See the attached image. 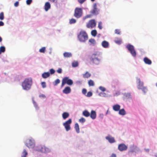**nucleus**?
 I'll return each instance as SVG.
<instances>
[{"instance_id":"nucleus-1","label":"nucleus","mask_w":157,"mask_h":157,"mask_svg":"<svg viewBox=\"0 0 157 157\" xmlns=\"http://www.w3.org/2000/svg\"><path fill=\"white\" fill-rule=\"evenodd\" d=\"M101 57L100 53L96 52L90 55L89 59L92 63L98 64L100 62Z\"/></svg>"},{"instance_id":"nucleus-2","label":"nucleus","mask_w":157,"mask_h":157,"mask_svg":"<svg viewBox=\"0 0 157 157\" xmlns=\"http://www.w3.org/2000/svg\"><path fill=\"white\" fill-rule=\"evenodd\" d=\"M33 84V80L31 78L25 79L22 83V86L24 90H30Z\"/></svg>"},{"instance_id":"nucleus-3","label":"nucleus","mask_w":157,"mask_h":157,"mask_svg":"<svg viewBox=\"0 0 157 157\" xmlns=\"http://www.w3.org/2000/svg\"><path fill=\"white\" fill-rule=\"evenodd\" d=\"M79 40L82 42H85L88 39V36L86 33L84 31H81L78 36Z\"/></svg>"},{"instance_id":"nucleus-4","label":"nucleus","mask_w":157,"mask_h":157,"mask_svg":"<svg viewBox=\"0 0 157 157\" xmlns=\"http://www.w3.org/2000/svg\"><path fill=\"white\" fill-rule=\"evenodd\" d=\"M136 82L138 84L137 88L138 89H141L144 93L147 92V87L144 86L143 82L141 81L140 78H136Z\"/></svg>"},{"instance_id":"nucleus-5","label":"nucleus","mask_w":157,"mask_h":157,"mask_svg":"<svg viewBox=\"0 0 157 157\" xmlns=\"http://www.w3.org/2000/svg\"><path fill=\"white\" fill-rule=\"evenodd\" d=\"M126 48L130 52L131 54L133 57H135L136 55V51L134 46L130 44H128L126 46Z\"/></svg>"},{"instance_id":"nucleus-6","label":"nucleus","mask_w":157,"mask_h":157,"mask_svg":"<svg viewBox=\"0 0 157 157\" xmlns=\"http://www.w3.org/2000/svg\"><path fill=\"white\" fill-rule=\"evenodd\" d=\"M82 9L79 8H76L75 10L74 16L77 18L80 17L82 15Z\"/></svg>"},{"instance_id":"nucleus-7","label":"nucleus","mask_w":157,"mask_h":157,"mask_svg":"<svg viewBox=\"0 0 157 157\" xmlns=\"http://www.w3.org/2000/svg\"><path fill=\"white\" fill-rule=\"evenodd\" d=\"M66 84L69 85H71L73 84V82L72 80L69 79L68 77H65L62 79L61 86L63 87Z\"/></svg>"},{"instance_id":"nucleus-8","label":"nucleus","mask_w":157,"mask_h":157,"mask_svg":"<svg viewBox=\"0 0 157 157\" xmlns=\"http://www.w3.org/2000/svg\"><path fill=\"white\" fill-rule=\"evenodd\" d=\"M96 25V23L94 19L90 20L86 24V26L88 28H93L95 27Z\"/></svg>"},{"instance_id":"nucleus-9","label":"nucleus","mask_w":157,"mask_h":157,"mask_svg":"<svg viewBox=\"0 0 157 157\" xmlns=\"http://www.w3.org/2000/svg\"><path fill=\"white\" fill-rule=\"evenodd\" d=\"M72 120L69 119L63 124L66 131H68L71 129L70 124L71 123Z\"/></svg>"},{"instance_id":"nucleus-10","label":"nucleus","mask_w":157,"mask_h":157,"mask_svg":"<svg viewBox=\"0 0 157 157\" xmlns=\"http://www.w3.org/2000/svg\"><path fill=\"white\" fill-rule=\"evenodd\" d=\"M99 10L97 8V5L96 3L93 4V8L90 11V13L93 15H96L99 14Z\"/></svg>"},{"instance_id":"nucleus-11","label":"nucleus","mask_w":157,"mask_h":157,"mask_svg":"<svg viewBox=\"0 0 157 157\" xmlns=\"http://www.w3.org/2000/svg\"><path fill=\"white\" fill-rule=\"evenodd\" d=\"M26 146L29 148H33L35 146V143L33 140L29 139L27 141Z\"/></svg>"},{"instance_id":"nucleus-12","label":"nucleus","mask_w":157,"mask_h":157,"mask_svg":"<svg viewBox=\"0 0 157 157\" xmlns=\"http://www.w3.org/2000/svg\"><path fill=\"white\" fill-rule=\"evenodd\" d=\"M36 150L38 151L44 153L47 152L48 149L44 146L39 145L37 146Z\"/></svg>"},{"instance_id":"nucleus-13","label":"nucleus","mask_w":157,"mask_h":157,"mask_svg":"<svg viewBox=\"0 0 157 157\" xmlns=\"http://www.w3.org/2000/svg\"><path fill=\"white\" fill-rule=\"evenodd\" d=\"M128 147L124 144H121L118 145V149L120 151H126Z\"/></svg>"},{"instance_id":"nucleus-14","label":"nucleus","mask_w":157,"mask_h":157,"mask_svg":"<svg viewBox=\"0 0 157 157\" xmlns=\"http://www.w3.org/2000/svg\"><path fill=\"white\" fill-rule=\"evenodd\" d=\"M137 151V147L136 146H132L130 147V149L128 151V154L129 155H131L132 153L133 152H136Z\"/></svg>"},{"instance_id":"nucleus-15","label":"nucleus","mask_w":157,"mask_h":157,"mask_svg":"<svg viewBox=\"0 0 157 157\" xmlns=\"http://www.w3.org/2000/svg\"><path fill=\"white\" fill-rule=\"evenodd\" d=\"M71 89L70 87L67 86L63 90V93L65 94H68L70 93L71 92Z\"/></svg>"},{"instance_id":"nucleus-16","label":"nucleus","mask_w":157,"mask_h":157,"mask_svg":"<svg viewBox=\"0 0 157 157\" xmlns=\"http://www.w3.org/2000/svg\"><path fill=\"white\" fill-rule=\"evenodd\" d=\"M90 116L91 118L93 119H95L96 117V113L95 111L94 110H92L90 114Z\"/></svg>"},{"instance_id":"nucleus-17","label":"nucleus","mask_w":157,"mask_h":157,"mask_svg":"<svg viewBox=\"0 0 157 157\" xmlns=\"http://www.w3.org/2000/svg\"><path fill=\"white\" fill-rule=\"evenodd\" d=\"M144 63L146 64L150 65L152 63L151 60L147 57H145L144 58Z\"/></svg>"},{"instance_id":"nucleus-18","label":"nucleus","mask_w":157,"mask_h":157,"mask_svg":"<svg viewBox=\"0 0 157 157\" xmlns=\"http://www.w3.org/2000/svg\"><path fill=\"white\" fill-rule=\"evenodd\" d=\"M120 106L118 104L114 105L113 106V109L115 111H119L120 109Z\"/></svg>"},{"instance_id":"nucleus-19","label":"nucleus","mask_w":157,"mask_h":157,"mask_svg":"<svg viewBox=\"0 0 157 157\" xmlns=\"http://www.w3.org/2000/svg\"><path fill=\"white\" fill-rule=\"evenodd\" d=\"M51 5L50 3L48 2L45 3L44 6V9L46 11H47L50 8Z\"/></svg>"},{"instance_id":"nucleus-20","label":"nucleus","mask_w":157,"mask_h":157,"mask_svg":"<svg viewBox=\"0 0 157 157\" xmlns=\"http://www.w3.org/2000/svg\"><path fill=\"white\" fill-rule=\"evenodd\" d=\"M69 116V114L67 112H65L62 114V117L64 120L68 118Z\"/></svg>"},{"instance_id":"nucleus-21","label":"nucleus","mask_w":157,"mask_h":157,"mask_svg":"<svg viewBox=\"0 0 157 157\" xmlns=\"http://www.w3.org/2000/svg\"><path fill=\"white\" fill-rule=\"evenodd\" d=\"M101 45L104 48H107L108 47V42L105 40H104L101 43Z\"/></svg>"},{"instance_id":"nucleus-22","label":"nucleus","mask_w":157,"mask_h":157,"mask_svg":"<svg viewBox=\"0 0 157 157\" xmlns=\"http://www.w3.org/2000/svg\"><path fill=\"white\" fill-rule=\"evenodd\" d=\"M119 114L120 115L124 116L126 114V113L125 110L124 109H122L119 111Z\"/></svg>"},{"instance_id":"nucleus-23","label":"nucleus","mask_w":157,"mask_h":157,"mask_svg":"<svg viewBox=\"0 0 157 157\" xmlns=\"http://www.w3.org/2000/svg\"><path fill=\"white\" fill-rule=\"evenodd\" d=\"M64 57L66 58H69L72 56L71 53L68 52H65L63 54Z\"/></svg>"},{"instance_id":"nucleus-24","label":"nucleus","mask_w":157,"mask_h":157,"mask_svg":"<svg viewBox=\"0 0 157 157\" xmlns=\"http://www.w3.org/2000/svg\"><path fill=\"white\" fill-rule=\"evenodd\" d=\"M50 74L49 72H44L42 74L43 78H46L50 76Z\"/></svg>"},{"instance_id":"nucleus-25","label":"nucleus","mask_w":157,"mask_h":157,"mask_svg":"<svg viewBox=\"0 0 157 157\" xmlns=\"http://www.w3.org/2000/svg\"><path fill=\"white\" fill-rule=\"evenodd\" d=\"M75 128L77 133H79L80 132L79 126L77 123H75Z\"/></svg>"},{"instance_id":"nucleus-26","label":"nucleus","mask_w":157,"mask_h":157,"mask_svg":"<svg viewBox=\"0 0 157 157\" xmlns=\"http://www.w3.org/2000/svg\"><path fill=\"white\" fill-rule=\"evenodd\" d=\"M82 114L84 116L87 117L90 116V113L87 110H85L83 112Z\"/></svg>"},{"instance_id":"nucleus-27","label":"nucleus","mask_w":157,"mask_h":157,"mask_svg":"<svg viewBox=\"0 0 157 157\" xmlns=\"http://www.w3.org/2000/svg\"><path fill=\"white\" fill-rule=\"evenodd\" d=\"M91 75V74L87 71L85 74L83 75V76L84 78H88L90 77Z\"/></svg>"},{"instance_id":"nucleus-28","label":"nucleus","mask_w":157,"mask_h":157,"mask_svg":"<svg viewBox=\"0 0 157 157\" xmlns=\"http://www.w3.org/2000/svg\"><path fill=\"white\" fill-rule=\"evenodd\" d=\"M109 142L111 143H114L115 140L114 137L109 136Z\"/></svg>"},{"instance_id":"nucleus-29","label":"nucleus","mask_w":157,"mask_h":157,"mask_svg":"<svg viewBox=\"0 0 157 157\" xmlns=\"http://www.w3.org/2000/svg\"><path fill=\"white\" fill-rule=\"evenodd\" d=\"M28 153L25 149H24L22 152L21 155V157H26Z\"/></svg>"},{"instance_id":"nucleus-30","label":"nucleus","mask_w":157,"mask_h":157,"mask_svg":"<svg viewBox=\"0 0 157 157\" xmlns=\"http://www.w3.org/2000/svg\"><path fill=\"white\" fill-rule=\"evenodd\" d=\"M88 83L89 86H94V82L92 80H90L88 82Z\"/></svg>"},{"instance_id":"nucleus-31","label":"nucleus","mask_w":157,"mask_h":157,"mask_svg":"<svg viewBox=\"0 0 157 157\" xmlns=\"http://www.w3.org/2000/svg\"><path fill=\"white\" fill-rule=\"evenodd\" d=\"M91 35L94 36H95L97 34V32L96 30H94L91 32Z\"/></svg>"},{"instance_id":"nucleus-32","label":"nucleus","mask_w":157,"mask_h":157,"mask_svg":"<svg viewBox=\"0 0 157 157\" xmlns=\"http://www.w3.org/2000/svg\"><path fill=\"white\" fill-rule=\"evenodd\" d=\"M78 66V62L77 61H74L72 63V66L73 67H76Z\"/></svg>"},{"instance_id":"nucleus-33","label":"nucleus","mask_w":157,"mask_h":157,"mask_svg":"<svg viewBox=\"0 0 157 157\" xmlns=\"http://www.w3.org/2000/svg\"><path fill=\"white\" fill-rule=\"evenodd\" d=\"M89 41L91 43V44H94L96 43L95 40L93 39H90Z\"/></svg>"},{"instance_id":"nucleus-34","label":"nucleus","mask_w":157,"mask_h":157,"mask_svg":"<svg viewBox=\"0 0 157 157\" xmlns=\"http://www.w3.org/2000/svg\"><path fill=\"white\" fill-rule=\"evenodd\" d=\"M5 51V48L3 46H2L0 47V51L1 53L4 52Z\"/></svg>"},{"instance_id":"nucleus-35","label":"nucleus","mask_w":157,"mask_h":157,"mask_svg":"<svg viewBox=\"0 0 157 157\" xmlns=\"http://www.w3.org/2000/svg\"><path fill=\"white\" fill-rule=\"evenodd\" d=\"M4 18V13L3 12H2L0 13V20H3Z\"/></svg>"},{"instance_id":"nucleus-36","label":"nucleus","mask_w":157,"mask_h":157,"mask_svg":"<svg viewBox=\"0 0 157 157\" xmlns=\"http://www.w3.org/2000/svg\"><path fill=\"white\" fill-rule=\"evenodd\" d=\"M76 22L75 19L72 18L70 20L69 23L70 24H74Z\"/></svg>"},{"instance_id":"nucleus-37","label":"nucleus","mask_w":157,"mask_h":157,"mask_svg":"<svg viewBox=\"0 0 157 157\" xmlns=\"http://www.w3.org/2000/svg\"><path fill=\"white\" fill-rule=\"evenodd\" d=\"M60 82V81L59 79H57L54 82V86L57 85Z\"/></svg>"},{"instance_id":"nucleus-38","label":"nucleus","mask_w":157,"mask_h":157,"mask_svg":"<svg viewBox=\"0 0 157 157\" xmlns=\"http://www.w3.org/2000/svg\"><path fill=\"white\" fill-rule=\"evenodd\" d=\"M45 51V47H43L40 49L39 50V52L41 53H44Z\"/></svg>"},{"instance_id":"nucleus-39","label":"nucleus","mask_w":157,"mask_h":157,"mask_svg":"<svg viewBox=\"0 0 157 157\" xmlns=\"http://www.w3.org/2000/svg\"><path fill=\"white\" fill-rule=\"evenodd\" d=\"M98 27L100 29H102V23L100 21L98 23Z\"/></svg>"},{"instance_id":"nucleus-40","label":"nucleus","mask_w":157,"mask_h":157,"mask_svg":"<svg viewBox=\"0 0 157 157\" xmlns=\"http://www.w3.org/2000/svg\"><path fill=\"white\" fill-rule=\"evenodd\" d=\"M115 42L118 44H121L122 42V40L121 39L116 40L115 41Z\"/></svg>"},{"instance_id":"nucleus-41","label":"nucleus","mask_w":157,"mask_h":157,"mask_svg":"<svg viewBox=\"0 0 157 157\" xmlns=\"http://www.w3.org/2000/svg\"><path fill=\"white\" fill-rule=\"evenodd\" d=\"M92 95V93L90 91L88 92L86 95V96L87 97H90Z\"/></svg>"},{"instance_id":"nucleus-42","label":"nucleus","mask_w":157,"mask_h":157,"mask_svg":"<svg viewBox=\"0 0 157 157\" xmlns=\"http://www.w3.org/2000/svg\"><path fill=\"white\" fill-rule=\"evenodd\" d=\"M79 121L81 123H84L85 122L86 120L83 117H81L80 119H79Z\"/></svg>"},{"instance_id":"nucleus-43","label":"nucleus","mask_w":157,"mask_h":157,"mask_svg":"<svg viewBox=\"0 0 157 157\" xmlns=\"http://www.w3.org/2000/svg\"><path fill=\"white\" fill-rule=\"evenodd\" d=\"M92 15L91 14L87 15L84 17V19H85L87 18H91L92 17Z\"/></svg>"},{"instance_id":"nucleus-44","label":"nucleus","mask_w":157,"mask_h":157,"mask_svg":"<svg viewBox=\"0 0 157 157\" xmlns=\"http://www.w3.org/2000/svg\"><path fill=\"white\" fill-rule=\"evenodd\" d=\"M121 31L119 29H116L115 30V33L117 34H120Z\"/></svg>"},{"instance_id":"nucleus-45","label":"nucleus","mask_w":157,"mask_h":157,"mask_svg":"<svg viewBox=\"0 0 157 157\" xmlns=\"http://www.w3.org/2000/svg\"><path fill=\"white\" fill-rule=\"evenodd\" d=\"M41 85L43 88H44L46 87V84L45 82H41Z\"/></svg>"},{"instance_id":"nucleus-46","label":"nucleus","mask_w":157,"mask_h":157,"mask_svg":"<svg viewBox=\"0 0 157 157\" xmlns=\"http://www.w3.org/2000/svg\"><path fill=\"white\" fill-rule=\"evenodd\" d=\"M32 0H27L26 1V3L28 5H29L32 3Z\"/></svg>"},{"instance_id":"nucleus-47","label":"nucleus","mask_w":157,"mask_h":157,"mask_svg":"<svg viewBox=\"0 0 157 157\" xmlns=\"http://www.w3.org/2000/svg\"><path fill=\"white\" fill-rule=\"evenodd\" d=\"M99 89L100 90L102 91L103 92L105 90V88L102 86H100L99 87Z\"/></svg>"},{"instance_id":"nucleus-48","label":"nucleus","mask_w":157,"mask_h":157,"mask_svg":"<svg viewBox=\"0 0 157 157\" xmlns=\"http://www.w3.org/2000/svg\"><path fill=\"white\" fill-rule=\"evenodd\" d=\"M99 95L100 96L104 97H105L106 95V94L103 92L100 93Z\"/></svg>"},{"instance_id":"nucleus-49","label":"nucleus","mask_w":157,"mask_h":157,"mask_svg":"<svg viewBox=\"0 0 157 157\" xmlns=\"http://www.w3.org/2000/svg\"><path fill=\"white\" fill-rule=\"evenodd\" d=\"M87 92L86 90L85 89H83L82 90V93L83 94L85 95Z\"/></svg>"},{"instance_id":"nucleus-50","label":"nucleus","mask_w":157,"mask_h":157,"mask_svg":"<svg viewBox=\"0 0 157 157\" xmlns=\"http://www.w3.org/2000/svg\"><path fill=\"white\" fill-rule=\"evenodd\" d=\"M57 72L59 74H61L62 72V69L61 68H59L57 70Z\"/></svg>"},{"instance_id":"nucleus-51","label":"nucleus","mask_w":157,"mask_h":157,"mask_svg":"<svg viewBox=\"0 0 157 157\" xmlns=\"http://www.w3.org/2000/svg\"><path fill=\"white\" fill-rule=\"evenodd\" d=\"M51 74H53L55 72V71L53 69H51L50 70Z\"/></svg>"},{"instance_id":"nucleus-52","label":"nucleus","mask_w":157,"mask_h":157,"mask_svg":"<svg viewBox=\"0 0 157 157\" xmlns=\"http://www.w3.org/2000/svg\"><path fill=\"white\" fill-rule=\"evenodd\" d=\"M78 2L81 4L83 3L86 0H78Z\"/></svg>"},{"instance_id":"nucleus-53","label":"nucleus","mask_w":157,"mask_h":157,"mask_svg":"<svg viewBox=\"0 0 157 157\" xmlns=\"http://www.w3.org/2000/svg\"><path fill=\"white\" fill-rule=\"evenodd\" d=\"M18 5L19 2H18L17 1L14 4V5L15 7H17V6H18Z\"/></svg>"},{"instance_id":"nucleus-54","label":"nucleus","mask_w":157,"mask_h":157,"mask_svg":"<svg viewBox=\"0 0 157 157\" xmlns=\"http://www.w3.org/2000/svg\"><path fill=\"white\" fill-rule=\"evenodd\" d=\"M4 25V23L2 21H0V26H2Z\"/></svg>"},{"instance_id":"nucleus-55","label":"nucleus","mask_w":157,"mask_h":157,"mask_svg":"<svg viewBox=\"0 0 157 157\" xmlns=\"http://www.w3.org/2000/svg\"><path fill=\"white\" fill-rule=\"evenodd\" d=\"M110 157H116V155L115 154H113Z\"/></svg>"},{"instance_id":"nucleus-56","label":"nucleus","mask_w":157,"mask_h":157,"mask_svg":"<svg viewBox=\"0 0 157 157\" xmlns=\"http://www.w3.org/2000/svg\"><path fill=\"white\" fill-rule=\"evenodd\" d=\"M39 97H43V98H45V95H44V94H41V95H40L39 96Z\"/></svg>"},{"instance_id":"nucleus-57","label":"nucleus","mask_w":157,"mask_h":157,"mask_svg":"<svg viewBox=\"0 0 157 157\" xmlns=\"http://www.w3.org/2000/svg\"><path fill=\"white\" fill-rule=\"evenodd\" d=\"M145 150L147 152H148L149 151V149H145Z\"/></svg>"},{"instance_id":"nucleus-58","label":"nucleus","mask_w":157,"mask_h":157,"mask_svg":"<svg viewBox=\"0 0 157 157\" xmlns=\"http://www.w3.org/2000/svg\"><path fill=\"white\" fill-rule=\"evenodd\" d=\"M51 2H55V0H49Z\"/></svg>"},{"instance_id":"nucleus-59","label":"nucleus","mask_w":157,"mask_h":157,"mask_svg":"<svg viewBox=\"0 0 157 157\" xmlns=\"http://www.w3.org/2000/svg\"><path fill=\"white\" fill-rule=\"evenodd\" d=\"M2 41V38L0 36V42H1Z\"/></svg>"},{"instance_id":"nucleus-60","label":"nucleus","mask_w":157,"mask_h":157,"mask_svg":"<svg viewBox=\"0 0 157 157\" xmlns=\"http://www.w3.org/2000/svg\"><path fill=\"white\" fill-rule=\"evenodd\" d=\"M106 139L107 140H108V136H107L106 137Z\"/></svg>"},{"instance_id":"nucleus-61","label":"nucleus","mask_w":157,"mask_h":157,"mask_svg":"<svg viewBox=\"0 0 157 157\" xmlns=\"http://www.w3.org/2000/svg\"><path fill=\"white\" fill-rule=\"evenodd\" d=\"M33 104L34 105L35 104H36V102L34 101H33Z\"/></svg>"},{"instance_id":"nucleus-62","label":"nucleus","mask_w":157,"mask_h":157,"mask_svg":"<svg viewBox=\"0 0 157 157\" xmlns=\"http://www.w3.org/2000/svg\"><path fill=\"white\" fill-rule=\"evenodd\" d=\"M92 1V2H94V1L95 0H91Z\"/></svg>"},{"instance_id":"nucleus-63","label":"nucleus","mask_w":157,"mask_h":157,"mask_svg":"<svg viewBox=\"0 0 157 157\" xmlns=\"http://www.w3.org/2000/svg\"><path fill=\"white\" fill-rule=\"evenodd\" d=\"M155 156L156 157H157V154H156L155 155Z\"/></svg>"},{"instance_id":"nucleus-64","label":"nucleus","mask_w":157,"mask_h":157,"mask_svg":"<svg viewBox=\"0 0 157 157\" xmlns=\"http://www.w3.org/2000/svg\"><path fill=\"white\" fill-rule=\"evenodd\" d=\"M156 86H157V83H156Z\"/></svg>"}]
</instances>
